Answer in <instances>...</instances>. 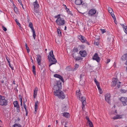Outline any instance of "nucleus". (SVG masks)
<instances>
[{
    "label": "nucleus",
    "instance_id": "nucleus-11",
    "mask_svg": "<svg viewBox=\"0 0 127 127\" xmlns=\"http://www.w3.org/2000/svg\"><path fill=\"white\" fill-rule=\"evenodd\" d=\"M86 98L84 96H82L81 97L80 99L81 100L82 102V108L83 109L85 105L86 104Z\"/></svg>",
    "mask_w": 127,
    "mask_h": 127
},
{
    "label": "nucleus",
    "instance_id": "nucleus-7",
    "mask_svg": "<svg viewBox=\"0 0 127 127\" xmlns=\"http://www.w3.org/2000/svg\"><path fill=\"white\" fill-rule=\"evenodd\" d=\"M105 100L109 104L111 103V95L110 94L107 93L105 95Z\"/></svg>",
    "mask_w": 127,
    "mask_h": 127
},
{
    "label": "nucleus",
    "instance_id": "nucleus-34",
    "mask_svg": "<svg viewBox=\"0 0 127 127\" xmlns=\"http://www.w3.org/2000/svg\"><path fill=\"white\" fill-rule=\"evenodd\" d=\"M32 71L34 74H35V67L34 65H33L32 67Z\"/></svg>",
    "mask_w": 127,
    "mask_h": 127
},
{
    "label": "nucleus",
    "instance_id": "nucleus-60",
    "mask_svg": "<svg viewBox=\"0 0 127 127\" xmlns=\"http://www.w3.org/2000/svg\"><path fill=\"white\" fill-rule=\"evenodd\" d=\"M6 59L8 63H9H9L10 62V61H9L10 60L6 58Z\"/></svg>",
    "mask_w": 127,
    "mask_h": 127
},
{
    "label": "nucleus",
    "instance_id": "nucleus-15",
    "mask_svg": "<svg viewBox=\"0 0 127 127\" xmlns=\"http://www.w3.org/2000/svg\"><path fill=\"white\" fill-rule=\"evenodd\" d=\"M34 113L36 114L37 113V111L38 109V105L39 104V102L36 101L35 103Z\"/></svg>",
    "mask_w": 127,
    "mask_h": 127
},
{
    "label": "nucleus",
    "instance_id": "nucleus-55",
    "mask_svg": "<svg viewBox=\"0 0 127 127\" xmlns=\"http://www.w3.org/2000/svg\"><path fill=\"white\" fill-rule=\"evenodd\" d=\"M9 65L11 68L12 69V70L13 69V68L12 66H11L10 64V63H9Z\"/></svg>",
    "mask_w": 127,
    "mask_h": 127
},
{
    "label": "nucleus",
    "instance_id": "nucleus-16",
    "mask_svg": "<svg viewBox=\"0 0 127 127\" xmlns=\"http://www.w3.org/2000/svg\"><path fill=\"white\" fill-rule=\"evenodd\" d=\"M79 53L80 54L81 56L82 57H85L87 55L86 52L85 50L80 51Z\"/></svg>",
    "mask_w": 127,
    "mask_h": 127
},
{
    "label": "nucleus",
    "instance_id": "nucleus-6",
    "mask_svg": "<svg viewBox=\"0 0 127 127\" xmlns=\"http://www.w3.org/2000/svg\"><path fill=\"white\" fill-rule=\"evenodd\" d=\"M7 101L5 99L4 97L0 95V105L5 106L7 105Z\"/></svg>",
    "mask_w": 127,
    "mask_h": 127
},
{
    "label": "nucleus",
    "instance_id": "nucleus-61",
    "mask_svg": "<svg viewBox=\"0 0 127 127\" xmlns=\"http://www.w3.org/2000/svg\"><path fill=\"white\" fill-rule=\"evenodd\" d=\"M99 93L100 94H101L102 93V91H101V89H100L99 90Z\"/></svg>",
    "mask_w": 127,
    "mask_h": 127
},
{
    "label": "nucleus",
    "instance_id": "nucleus-21",
    "mask_svg": "<svg viewBox=\"0 0 127 127\" xmlns=\"http://www.w3.org/2000/svg\"><path fill=\"white\" fill-rule=\"evenodd\" d=\"M94 82L95 83L96 85L97 86V88L98 89V90H99L100 89V87L99 86V83L96 80V79L95 78H94Z\"/></svg>",
    "mask_w": 127,
    "mask_h": 127
},
{
    "label": "nucleus",
    "instance_id": "nucleus-27",
    "mask_svg": "<svg viewBox=\"0 0 127 127\" xmlns=\"http://www.w3.org/2000/svg\"><path fill=\"white\" fill-rule=\"evenodd\" d=\"M62 114L63 116L66 118H68L69 117V114L68 113L64 112Z\"/></svg>",
    "mask_w": 127,
    "mask_h": 127
},
{
    "label": "nucleus",
    "instance_id": "nucleus-4",
    "mask_svg": "<svg viewBox=\"0 0 127 127\" xmlns=\"http://www.w3.org/2000/svg\"><path fill=\"white\" fill-rule=\"evenodd\" d=\"M62 88V86L61 82L60 81H57L56 85H54L53 89L55 91H58L60 90Z\"/></svg>",
    "mask_w": 127,
    "mask_h": 127
},
{
    "label": "nucleus",
    "instance_id": "nucleus-17",
    "mask_svg": "<svg viewBox=\"0 0 127 127\" xmlns=\"http://www.w3.org/2000/svg\"><path fill=\"white\" fill-rule=\"evenodd\" d=\"M54 76L56 78H59L62 81L64 82V80L63 77L60 75L57 74H55L54 75Z\"/></svg>",
    "mask_w": 127,
    "mask_h": 127
},
{
    "label": "nucleus",
    "instance_id": "nucleus-26",
    "mask_svg": "<svg viewBox=\"0 0 127 127\" xmlns=\"http://www.w3.org/2000/svg\"><path fill=\"white\" fill-rule=\"evenodd\" d=\"M122 116L121 115H118L114 117L113 118L114 120L120 119L122 118Z\"/></svg>",
    "mask_w": 127,
    "mask_h": 127
},
{
    "label": "nucleus",
    "instance_id": "nucleus-56",
    "mask_svg": "<svg viewBox=\"0 0 127 127\" xmlns=\"http://www.w3.org/2000/svg\"><path fill=\"white\" fill-rule=\"evenodd\" d=\"M23 105L24 108H27L26 105L25 103H24V105Z\"/></svg>",
    "mask_w": 127,
    "mask_h": 127
},
{
    "label": "nucleus",
    "instance_id": "nucleus-63",
    "mask_svg": "<svg viewBox=\"0 0 127 127\" xmlns=\"http://www.w3.org/2000/svg\"><path fill=\"white\" fill-rule=\"evenodd\" d=\"M20 120V119L19 118H18V119H17L16 121H19Z\"/></svg>",
    "mask_w": 127,
    "mask_h": 127
},
{
    "label": "nucleus",
    "instance_id": "nucleus-8",
    "mask_svg": "<svg viewBox=\"0 0 127 127\" xmlns=\"http://www.w3.org/2000/svg\"><path fill=\"white\" fill-rule=\"evenodd\" d=\"M96 12V10L95 8L90 9L88 13V15L90 16H92L95 15Z\"/></svg>",
    "mask_w": 127,
    "mask_h": 127
},
{
    "label": "nucleus",
    "instance_id": "nucleus-13",
    "mask_svg": "<svg viewBox=\"0 0 127 127\" xmlns=\"http://www.w3.org/2000/svg\"><path fill=\"white\" fill-rule=\"evenodd\" d=\"M93 58V60H96L98 62H99L100 60V59L98 56V55L96 53L95 54Z\"/></svg>",
    "mask_w": 127,
    "mask_h": 127
},
{
    "label": "nucleus",
    "instance_id": "nucleus-2",
    "mask_svg": "<svg viewBox=\"0 0 127 127\" xmlns=\"http://www.w3.org/2000/svg\"><path fill=\"white\" fill-rule=\"evenodd\" d=\"M54 93L55 96H57L60 98L64 99L65 97L63 92L61 90L58 91H54Z\"/></svg>",
    "mask_w": 127,
    "mask_h": 127
},
{
    "label": "nucleus",
    "instance_id": "nucleus-29",
    "mask_svg": "<svg viewBox=\"0 0 127 127\" xmlns=\"http://www.w3.org/2000/svg\"><path fill=\"white\" fill-rule=\"evenodd\" d=\"M12 127H21V126L19 124H15Z\"/></svg>",
    "mask_w": 127,
    "mask_h": 127
},
{
    "label": "nucleus",
    "instance_id": "nucleus-44",
    "mask_svg": "<svg viewBox=\"0 0 127 127\" xmlns=\"http://www.w3.org/2000/svg\"><path fill=\"white\" fill-rule=\"evenodd\" d=\"M121 91L122 93H125L126 92L125 90L123 89L121 90Z\"/></svg>",
    "mask_w": 127,
    "mask_h": 127
},
{
    "label": "nucleus",
    "instance_id": "nucleus-48",
    "mask_svg": "<svg viewBox=\"0 0 127 127\" xmlns=\"http://www.w3.org/2000/svg\"><path fill=\"white\" fill-rule=\"evenodd\" d=\"M76 54L74 53H73L72 54V56L74 59H75L76 57Z\"/></svg>",
    "mask_w": 127,
    "mask_h": 127
},
{
    "label": "nucleus",
    "instance_id": "nucleus-3",
    "mask_svg": "<svg viewBox=\"0 0 127 127\" xmlns=\"http://www.w3.org/2000/svg\"><path fill=\"white\" fill-rule=\"evenodd\" d=\"M112 80L111 84V86L114 87L117 85L118 88H119L121 86V82L119 81L118 79L116 78H113Z\"/></svg>",
    "mask_w": 127,
    "mask_h": 127
},
{
    "label": "nucleus",
    "instance_id": "nucleus-31",
    "mask_svg": "<svg viewBox=\"0 0 127 127\" xmlns=\"http://www.w3.org/2000/svg\"><path fill=\"white\" fill-rule=\"evenodd\" d=\"M25 46L26 47V49L27 50V52L28 53H29L30 52V50L27 43H25Z\"/></svg>",
    "mask_w": 127,
    "mask_h": 127
},
{
    "label": "nucleus",
    "instance_id": "nucleus-22",
    "mask_svg": "<svg viewBox=\"0 0 127 127\" xmlns=\"http://www.w3.org/2000/svg\"><path fill=\"white\" fill-rule=\"evenodd\" d=\"M94 82L95 83L96 85L97 86V88L98 89V90H99L100 89V87L99 86V83L96 80V79L95 78H94Z\"/></svg>",
    "mask_w": 127,
    "mask_h": 127
},
{
    "label": "nucleus",
    "instance_id": "nucleus-52",
    "mask_svg": "<svg viewBox=\"0 0 127 127\" xmlns=\"http://www.w3.org/2000/svg\"><path fill=\"white\" fill-rule=\"evenodd\" d=\"M27 19H28V22H29L30 21V17L28 16H28H27Z\"/></svg>",
    "mask_w": 127,
    "mask_h": 127
},
{
    "label": "nucleus",
    "instance_id": "nucleus-41",
    "mask_svg": "<svg viewBox=\"0 0 127 127\" xmlns=\"http://www.w3.org/2000/svg\"><path fill=\"white\" fill-rule=\"evenodd\" d=\"M100 31H101L102 33H104L106 32L105 30L104 29H100Z\"/></svg>",
    "mask_w": 127,
    "mask_h": 127
},
{
    "label": "nucleus",
    "instance_id": "nucleus-53",
    "mask_svg": "<svg viewBox=\"0 0 127 127\" xmlns=\"http://www.w3.org/2000/svg\"><path fill=\"white\" fill-rule=\"evenodd\" d=\"M82 81L81 80H80V84L81 85H83L84 84V82L83 81V83H82V84H81V82H82Z\"/></svg>",
    "mask_w": 127,
    "mask_h": 127
},
{
    "label": "nucleus",
    "instance_id": "nucleus-25",
    "mask_svg": "<svg viewBox=\"0 0 127 127\" xmlns=\"http://www.w3.org/2000/svg\"><path fill=\"white\" fill-rule=\"evenodd\" d=\"M83 1L82 0H76L75 1V4L77 5H79L82 4Z\"/></svg>",
    "mask_w": 127,
    "mask_h": 127
},
{
    "label": "nucleus",
    "instance_id": "nucleus-64",
    "mask_svg": "<svg viewBox=\"0 0 127 127\" xmlns=\"http://www.w3.org/2000/svg\"><path fill=\"white\" fill-rule=\"evenodd\" d=\"M125 64L126 65H127V60H126Z\"/></svg>",
    "mask_w": 127,
    "mask_h": 127
},
{
    "label": "nucleus",
    "instance_id": "nucleus-50",
    "mask_svg": "<svg viewBox=\"0 0 127 127\" xmlns=\"http://www.w3.org/2000/svg\"><path fill=\"white\" fill-rule=\"evenodd\" d=\"M124 30L125 32L127 34V27L126 28H125Z\"/></svg>",
    "mask_w": 127,
    "mask_h": 127
},
{
    "label": "nucleus",
    "instance_id": "nucleus-23",
    "mask_svg": "<svg viewBox=\"0 0 127 127\" xmlns=\"http://www.w3.org/2000/svg\"><path fill=\"white\" fill-rule=\"evenodd\" d=\"M121 60L122 61H125L127 60V54L123 55L121 57Z\"/></svg>",
    "mask_w": 127,
    "mask_h": 127
},
{
    "label": "nucleus",
    "instance_id": "nucleus-9",
    "mask_svg": "<svg viewBox=\"0 0 127 127\" xmlns=\"http://www.w3.org/2000/svg\"><path fill=\"white\" fill-rule=\"evenodd\" d=\"M29 27L30 28H31L32 31L33 33V37L34 39H35L36 36L35 32L34 29L33 27L32 24V22H30L29 23Z\"/></svg>",
    "mask_w": 127,
    "mask_h": 127
},
{
    "label": "nucleus",
    "instance_id": "nucleus-38",
    "mask_svg": "<svg viewBox=\"0 0 127 127\" xmlns=\"http://www.w3.org/2000/svg\"><path fill=\"white\" fill-rule=\"evenodd\" d=\"M60 14H58L57 15L55 16H54V17L55 18H57V19H59V18H61V17H60Z\"/></svg>",
    "mask_w": 127,
    "mask_h": 127
},
{
    "label": "nucleus",
    "instance_id": "nucleus-49",
    "mask_svg": "<svg viewBox=\"0 0 127 127\" xmlns=\"http://www.w3.org/2000/svg\"><path fill=\"white\" fill-rule=\"evenodd\" d=\"M19 26V27H21V25L20 24L19 22H17L16 23Z\"/></svg>",
    "mask_w": 127,
    "mask_h": 127
},
{
    "label": "nucleus",
    "instance_id": "nucleus-62",
    "mask_svg": "<svg viewBox=\"0 0 127 127\" xmlns=\"http://www.w3.org/2000/svg\"><path fill=\"white\" fill-rule=\"evenodd\" d=\"M63 5L65 9L66 8V7H67L65 5L63 4Z\"/></svg>",
    "mask_w": 127,
    "mask_h": 127
},
{
    "label": "nucleus",
    "instance_id": "nucleus-1",
    "mask_svg": "<svg viewBox=\"0 0 127 127\" xmlns=\"http://www.w3.org/2000/svg\"><path fill=\"white\" fill-rule=\"evenodd\" d=\"M49 55L50 57L48 56V59L49 61L52 62H50L49 64V66H50L52 64H55L57 62V61L55 58L54 56L53 55V50L51 51L49 53Z\"/></svg>",
    "mask_w": 127,
    "mask_h": 127
},
{
    "label": "nucleus",
    "instance_id": "nucleus-51",
    "mask_svg": "<svg viewBox=\"0 0 127 127\" xmlns=\"http://www.w3.org/2000/svg\"><path fill=\"white\" fill-rule=\"evenodd\" d=\"M25 111L26 112V116H27V114H28V111L27 110V108H25Z\"/></svg>",
    "mask_w": 127,
    "mask_h": 127
},
{
    "label": "nucleus",
    "instance_id": "nucleus-14",
    "mask_svg": "<svg viewBox=\"0 0 127 127\" xmlns=\"http://www.w3.org/2000/svg\"><path fill=\"white\" fill-rule=\"evenodd\" d=\"M78 38L82 42L84 43L86 41L85 38L81 35L78 36Z\"/></svg>",
    "mask_w": 127,
    "mask_h": 127
},
{
    "label": "nucleus",
    "instance_id": "nucleus-20",
    "mask_svg": "<svg viewBox=\"0 0 127 127\" xmlns=\"http://www.w3.org/2000/svg\"><path fill=\"white\" fill-rule=\"evenodd\" d=\"M94 82L95 83L96 85L97 86V88L98 89V90H99L100 89V87L99 86V83L96 80V79L95 78H94Z\"/></svg>",
    "mask_w": 127,
    "mask_h": 127
},
{
    "label": "nucleus",
    "instance_id": "nucleus-12",
    "mask_svg": "<svg viewBox=\"0 0 127 127\" xmlns=\"http://www.w3.org/2000/svg\"><path fill=\"white\" fill-rule=\"evenodd\" d=\"M37 61L38 64L39 65H41V56L39 55H37Z\"/></svg>",
    "mask_w": 127,
    "mask_h": 127
},
{
    "label": "nucleus",
    "instance_id": "nucleus-28",
    "mask_svg": "<svg viewBox=\"0 0 127 127\" xmlns=\"http://www.w3.org/2000/svg\"><path fill=\"white\" fill-rule=\"evenodd\" d=\"M13 104L14 107L16 108L19 107V105L18 104L17 101H16L14 102Z\"/></svg>",
    "mask_w": 127,
    "mask_h": 127
},
{
    "label": "nucleus",
    "instance_id": "nucleus-32",
    "mask_svg": "<svg viewBox=\"0 0 127 127\" xmlns=\"http://www.w3.org/2000/svg\"><path fill=\"white\" fill-rule=\"evenodd\" d=\"M79 65L78 64H75L74 66V70H76L79 67Z\"/></svg>",
    "mask_w": 127,
    "mask_h": 127
},
{
    "label": "nucleus",
    "instance_id": "nucleus-30",
    "mask_svg": "<svg viewBox=\"0 0 127 127\" xmlns=\"http://www.w3.org/2000/svg\"><path fill=\"white\" fill-rule=\"evenodd\" d=\"M75 59L76 61H78L80 60H82V59L80 57L76 56Z\"/></svg>",
    "mask_w": 127,
    "mask_h": 127
},
{
    "label": "nucleus",
    "instance_id": "nucleus-42",
    "mask_svg": "<svg viewBox=\"0 0 127 127\" xmlns=\"http://www.w3.org/2000/svg\"><path fill=\"white\" fill-rule=\"evenodd\" d=\"M94 43L96 45H98L99 44V42H96L95 41H94Z\"/></svg>",
    "mask_w": 127,
    "mask_h": 127
},
{
    "label": "nucleus",
    "instance_id": "nucleus-35",
    "mask_svg": "<svg viewBox=\"0 0 127 127\" xmlns=\"http://www.w3.org/2000/svg\"><path fill=\"white\" fill-rule=\"evenodd\" d=\"M57 32L58 34V35H61V32L59 28V29H58Z\"/></svg>",
    "mask_w": 127,
    "mask_h": 127
},
{
    "label": "nucleus",
    "instance_id": "nucleus-10",
    "mask_svg": "<svg viewBox=\"0 0 127 127\" xmlns=\"http://www.w3.org/2000/svg\"><path fill=\"white\" fill-rule=\"evenodd\" d=\"M120 101L123 103L124 106L127 105V98L126 97H121L120 99Z\"/></svg>",
    "mask_w": 127,
    "mask_h": 127
},
{
    "label": "nucleus",
    "instance_id": "nucleus-24",
    "mask_svg": "<svg viewBox=\"0 0 127 127\" xmlns=\"http://www.w3.org/2000/svg\"><path fill=\"white\" fill-rule=\"evenodd\" d=\"M38 91V89L37 87H35V89L34 90L33 93V97L34 98H35L36 97L37 92Z\"/></svg>",
    "mask_w": 127,
    "mask_h": 127
},
{
    "label": "nucleus",
    "instance_id": "nucleus-37",
    "mask_svg": "<svg viewBox=\"0 0 127 127\" xmlns=\"http://www.w3.org/2000/svg\"><path fill=\"white\" fill-rule=\"evenodd\" d=\"M89 124V125L90 127H91L93 126V123L91 121H90L88 122Z\"/></svg>",
    "mask_w": 127,
    "mask_h": 127
},
{
    "label": "nucleus",
    "instance_id": "nucleus-40",
    "mask_svg": "<svg viewBox=\"0 0 127 127\" xmlns=\"http://www.w3.org/2000/svg\"><path fill=\"white\" fill-rule=\"evenodd\" d=\"M2 27L3 30L4 31H7V29L3 25L2 26Z\"/></svg>",
    "mask_w": 127,
    "mask_h": 127
},
{
    "label": "nucleus",
    "instance_id": "nucleus-43",
    "mask_svg": "<svg viewBox=\"0 0 127 127\" xmlns=\"http://www.w3.org/2000/svg\"><path fill=\"white\" fill-rule=\"evenodd\" d=\"M122 27L124 29L125 28H126L127 27V26L126 25L124 24L123 25Z\"/></svg>",
    "mask_w": 127,
    "mask_h": 127
},
{
    "label": "nucleus",
    "instance_id": "nucleus-36",
    "mask_svg": "<svg viewBox=\"0 0 127 127\" xmlns=\"http://www.w3.org/2000/svg\"><path fill=\"white\" fill-rule=\"evenodd\" d=\"M68 14L71 15H72V14H71V12L70 11L69 9L67 8V7H66V8H65Z\"/></svg>",
    "mask_w": 127,
    "mask_h": 127
},
{
    "label": "nucleus",
    "instance_id": "nucleus-58",
    "mask_svg": "<svg viewBox=\"0 0 127 127\" xmlns=\"http://www.w3.org/2000/svg\"><path fill=\"white\" fill-rule=\"evenodd\" d=\"M36 9H34V12L36 13H38V11L35 10Z\"/></svg>",
    "mask_w": 127,
    "mask_h": 127
},
{
    "label": "nucleus",
    "instance_id": "nucleus-45",
    "mask_svg": "<svg viewBox=\"0 0 127 127\" xmlns=\"http://www.w3.org/2000/svg\"><path fill=\"white\" fill-rule=\"evenodd\" d=\"M16 110L17 112L19 113L20 112L19 107L16 108Z\"/></svg>",
    "mask_w": 127,
    "mask_h": 127
},
{
    "label": "nucleus",
    "instance_id": "nucleus-19",
    "mask_svg": "<svg viewBox=\"0 0 127 127\" xmlns=\"http://www.w3.org/2000/svg\"><path fill=\"white\" fill-rule=\"evenodd\" d=\"M33 4L34 6V9H37L38 8L39 6V4L37 2L36 0L33 3Z\"/></svg>",
    "mask_w": 127,
    "mask_h": 127
},
{
    "label": "nucleus",
    "instance_id": "nucleus-47",
    "mask_svg": "<svg viewBox=\"0 0 127 127\" xmlns=\"http://www.w3.org/2000/svg\"><path fill=\"white\" fill-rule=\"evenodd\" d=\"M14 10L15 12L17 13L18 12V10L17 8L16 7L14 8Z\"/></svg>",
    "mask_w": 127,
    "mask_h": 127
},
{
    "label": "nucleus",
    "instance_id": "nucleus-46",
    "mask_svg": "<svg viewBox=\"0 0 127 127\" xmlns=\"http://www.w3.org/2000/svg\"><path fill=\"white\" fill-rule=\"evenodd\" d=\"M86 119L88 120V122L91 121L90 120L88 116H87L86 117Z\"/></svg>",
    "mask_w": 127,
    "mask_h": 127
},
{
    "label": "nucleus",
    "instance_id": "nucleus-33",
    "mask_svg": "<svg viewBox=\"0 0 127 127\" xmlns=\"http://www.w3.org/2000/svg\"><path fill=\"white\" fill-rule=\"evenodd\" d=\"M108 10L109 13L111 14L112 13V12L113 11L111 8H109Z\"/></svg>",
    "mask_w": 127,
    "mask_h": 127
},
{
    "label": "nucleus",
    "instance_id": "nucleus-57",
    "mask_svg": "<svg viewBox=\"0 0 127 127\" xmlns=\"http://www.w3.org/2000/svg\"><path fill=\"white\" fill-rule=\"evenodd\" d=\"M20 101L21 102H22V97L20 98L19 99Z\"/></svg>",
    "mask_w": 127,
    "mask_h": 127
},
{
    "label": "nucleus",
    "instance_id": "nucleus-5",
    "mask_svg": "<svg viewBox=\"0 0 127 127\" xmlns=\"http://www.w3.org/2000/svg\"><path fill=\"white\" fill-rule=\"evenodd\" d=\"M58 25L59 26H64V25L65 22L63 18H59L55 21Z\"/></svg>",
    "mask_w": 127,
    "mask_h": 127
},
{
    "label": "nucleus",
    "instance_id": "nucleus-59",
    "mask_svg": "<svg viewBox=\"0 0 127 127\" xmlns=\"http://www.w3.org/2000/svg\"><path fill=\"white\" fill-rule=\"evenodd\" d=\"M78 95H79V98H80V96L81 95V94L79 93V92H78Z\"/></svg>",
    "mask_w": 127,
    "mask_h": 127
},
{
    "label": "nucleus",
    "instance_id": "nucleus-18",
    "mask_svg": "<svg viewBox=\"0 0 127 127\" xmlns=\"http://www.w3.org/2000/svg\"><path fill=\"white\" fill-rule=\"evenodd\" d=\"M62 108V111L64 112L66 111L68 108V106L66 104H63Z\"/></svg>",
    "mask_w": 127,
    "mask_h": 127
},
{
    "label": "nucleus",
    "instance_id": "nucleus-54",
    "mask_svg": "<svg viewBox=\"0 0 127 127\" xmlns=\"http://www.w3.org/2000/svg\"><path fill=\"white\" fill-rule=\"evenodd\" d=\"M110 61V59H108L107 60V63L108 64L109 63Z\"/></svg>",
    "mask_w": 127,
    "mask_h": 127
},
{
    "label": "nucleus",
    "instance_id": "nucleus-39",
    "mask_svg": "<svg viewBox=\"0 0 127 127\" xmlns=\"http://www.w3.org/2000/svg\"><path fill=\"white\" fill-rule=\"evenodd\" d=\"M111 15L112 16V17L113 18V19L114 20H116V17H115V15L113 13H112L111 14Z\"/></svg>",
    "mask_w": 127,
    "mask_h": 127
}]
</instances>
